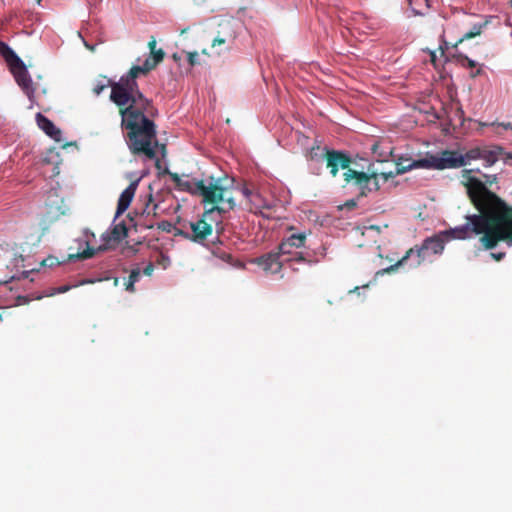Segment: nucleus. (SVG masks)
Returning a JSON list of instances; mask_svg holds the SVG:
<instances>
[{"label": "nucleus", "instance_id": "nucleus-7", "mask_svg": "<svg viewBox=\"0 0 512 512\" xmlns=\"http://www.w3.org/2000/svg\"><path fill=\"white\" fill-rule=\"evenodd\" d=\"M465 166L462 154L454 150L442 151L440 155H429L418 162L401 167L398 172L406 173L415 168H433L437 170H444L448 168H460Z\"/></svg>", "mask_w": 512, "mask_h": 512}, {"label": "nucleus", "instance_id": "nucleus-32", "mask_svg": "<svg viewBox=\"0 0 512 512\" xmlns=\"http://www.w3.org/2000/svg\"><path fill=\"white\" fill-rule=\"evenodd\" d=\"M148 47L150 49V52L151 51H154V50H157L156 49V39L154 37H151L149 43H148Z\"/></svg>", "mask_w": 512, "mask_h": 512}, {"label": "nucleus", "instance_id": "nucleus-5", "mask_svg": "<svg viewBox=\"0 0 512 512\" xmlns=\"http://www.w3.org/2000/svg\"><path fill=\"white\" fill-rule=\"evenodd\" d=\"M170 177L179 190L202 197V203L204 205H215L221 202H227L229 203L228 208L236 207L234 189L222 185L220 180L205 184L204 180L184 179L177 173H170Z\"/></svg>", "mask_w": 512, "mask_h": 512}, {"label": "nucleus", "instance_id": "nucleus-31", "mask_svg": "<svg viewBox=\"0 0 512 512\" xmlns=\"http://www.w3.org/2000/svg\"><path fill=\"white\" fill-rule=\"evenodd\" d=\"M491 257L496 261H500L505 257V253L504 252L491 253Z\"/></svg>", "mask_w": 512, "mask_h": 512}, {"label": "nucleus", "instance_id": "nucleus-9", "mask_svg": "<svg viewBox=\"0 0 512 512\" xmlns=\"http://www.w3.org/2000/svg\"><path fill=\"white\" fill-rule=\"evenodd\" d=\"M9 68L17 84L21 87L23 92L32 101L35 88L24 62L20 60L19 63H14L11 66H9Z\"/></svg>", "mask_w": 512, "mask_h": 512}, {"label": "nucleus", "instance_id": "nucleus-6", "mask_svg": "<svg viewBox=\"0 0 512 512\" xmlns=\"http://www.w3.org/2000/svg\"><path fill=\"white\" fill-rule=\"evenodd\" d=\"M228 207L229 203L227 202H221L220 204L212 205L210 209H207L203 212L202 216L197 221L189 223L191 233L179 231L178 234L195 243H203L213 233L212 223L208 221H214L213 214L215 212L219 214H225L235 209Z\"/></svg>", "mask_w": 512, "mask_h": 512}, {"label": "nucleus", "instance_id": "nucleus-27", "mask_svg": "<svg viewBox=\"0 0 512 512\" xmlns=\"http://www.w3.org/2000/svg\"><path fill=\"white\" fill-rule=\"evenodd\" d=\"M220 26H223L225 28L224 31H220L221 34H222V37H226V33H229L230 31H233L231 29V22L230 21H225L224 23H221Z\"/></svg>", "mask_w": 512, "mask_h": 512}, {"label": "nucleus", "instance_id": "nucleus-40", "mask_svg": "<svg viewBox=\"0 0 512 512\" xmlns=\"http://www.w3.org/2000/svg\"><path fill=\"white\" fill-rule=\"evenodd\" d=\"M173 59L177 61L180 59V57L175 53V54H173Z\"/></svg>", "mask_w": 512, "mask_h": 512}, {"label": "nucleus", "instance_id": "nucleus-36", "mask_svg": "<svg viewBox=\"0 0 512 512\" xmlns=\"http://www.w3.org/2000/svg\"><path fill=\"white\" fill-rule=\"evenodd\" d=\"M85 47L88 48L89 50L91 51H94L95 50V46L94 45H90L88 44L87 42H85Z\"/></svg>", "mask_w": 512, "mask_h": 512}, {"label": "nucleus", "instance_id": "nucleus-18", "mask_svg": "<svg viewBox=\"0 0 512 512\" xmlns=\"http://www.w3.org/2000/svg\"><path fill=\"white\" fill-rule=\"evenodd\" d=\"M140 279V270L139 268L133 269L129 275V277L125 280L124 285L125 289L128 292H135V283Z\"/></svg>", "mask_w": 512, "mask_h": 512}, {"label": "nucleus", "instance_id": "nucleus-28", "mask_svg": "<svg viewBox=\"0 0 512 512\" xmlns=\"http://www.w3.org/2000/svg\"><path fill=\"white\" fill-rule=\"evenodd\" d=\"M376 174H377V181H378V182H379V180H378L379 176H381V177L384 179V181H388L390 178H393V177L396 175V174H395V173H393V172H389V173H380V174L376 173Z\"/></svg>", "mask_w": 512, "mask_h": 512}, {"label": "nucleus", "instance_id": "nucleus-26", "mask_svg": "<svg viewBox=\"0 0 512 512\" xmlns=\"http://www.w3.org/2000/svg\"><path fill=\"white\" fill-rule=\"evenodd\" d=\"M187 57H188V63L190 66H195V65L200 64V61L198 59L199 58L198 52H196V51L187 52Z\"/></svg>", "mask_w": 512, "mask_h": 512}, {"label": "nucleus", "instance_id": "nucleus-34", "mask_svg": "<svg viewBox=\"0 0 512 512\" xmlns=\"http://www.w3.org/2000/svg\"><path fill=\"white\" fill-rule=\"evenodd\" d=\"M241 192L243 193V195H244L245 197H249V196H250V194H251V192L249 191V189H248V188H246V187H244V188L241 190Z\"/></svg>", "mask_w": 512, "mask_h": 512}, {"label": "nucleus", "instance_id": "nucleus-14", "mask_svg": "<svg viewBox=\"0 0 512 512\" xmlns=\"http://www.w3.org/2000/svg\"><path fill=\"white\" fill-rule=\"evenodd\" d=\"M128 235V228L124 221H121L115 224L110 233L103 235V240L106 244H110L111 242L119 243L121 240L126 238Z\"/></svg>", "mask_w": 512, "mask_h": 512}, {"label": "nucleus", "instance_id": "nucleus-12", "mask_svg": "<svg viewBox=\"0 0 512 512\" xmlns=\"http://www.w3.org/2000/svg\"><path fill=\"white\" fill-rule=\"evenodd\" d=\"M138 182H139L138 180L131 182L128 185V187L120 194V197L118 199L115 217H118L121 214H123L130 206V204L134 198V195H135V192H136V189L138 186Z\"/></svg>", "mask_w": 512, "mask_h": 512}, {"label": "nucleus", "instance_id": "nucleus-10", "mask_svg": "<svg viewBox=\"0 0 512 512\" xmlns=\"http://www.w3.org/2000/svg\"><path fill=\"white\" fill-rule=\"evenodd\" d=\"M294 247L288 246L285 249H281V243L278 246V250L280 257L287 256L283 261L285 262H306L308 264H315L319 260L315 257V253L309 250L306 251H293Z\"/></svg>", "mask_w": 512, "mask_h": 512}, {"label": "nucleus", "instance_id": "nucleus-38", "mask_svg": "<svg viewBox=\"0 0 512 512\" xmlns=\"http://www.w3.org/2000/svg\"><path fill=\"white\" fill-rule=\"evenodd\" d=\"M347 206H355V201L354 200L348 201Z\"/></svg>", "mask_w": 512, "mask_h": 512}, {"label": "nucleus", "instance_id": "nucleus-23", "mask_svg": "<svg viewBox=\"0 0 512 512\" xmlns=\"http://www.w3.org/2000/svg\"><path fill=\"white\" fill-rule=\"evenodd\" d=\"M213 255L224 262H227L231 265H235L234 259L230 253H227L219 248L213 250Z\"/></svg>", "mask_w": 512, "mask_h": 512}, {"label": "nucleus", "instance_id": "nucleus-44", "mask_svg": "<svg viewBox=\"0 0 512 512\" xmlns=\"http://www.w3.org/2000/svg\"><path fill=\"white\" fill-rule=\"evenodd\" d=\"M511 5H512V0H511Z\"/></svg>", "mask_w": 512, "mask_h": 512}, {"label": "nucleus", "instance_id": "nucleus-22", "mask_svg": "<svg viewBox=\"0 0 512 512\" xmlns=\"http://www.w3.org/2000/svg\"><path fill=\"white\" fill-rule=\"evenodd\" d=\"M465 161V166L472 160H478L481 157V147H474L468 150L465 154H462Z\"/></svg>", "mask_w": 512, "mask_h": 512}, {"label": "nucleus", "instance_id": "nucleus-39", "mask_svg": "<svg viewBox=\"0 0 512 512\" xmlns=\"http://www.w3.org/2000/svg\"><path fill=\"white\" fill-rule=\"evenodd\" d=\"M187 31H188V28H184V29H182V30H181L180 34H181V35H183V34H185Z\"/></svg>", "mask_w": 512, "mask_h": 512}, {"label": "nucleus", "instance_id": "nucleus-43", "mask_svg": "<svg viewBox=\"0 0 512 512\" xmlns=\"http://www.w3.org/2000/svg\"><path fill=\"white\" fill-rule=\"evenodd\" d=\"M370 228H371V229H376L377 231H379V228H378V227H376V226H371Z\"/></svg>", "mask_w": 512, "mask_h": 512}, {"label": "nucleus", "instance_id": "nucleus-15", "mask_svg": "<svg viewBox=\"0 0 512 512\" xmlns=\"http://www.w3.org/2000/svg\"><path fill=\"white\" fill-rule=\"evenodd\" d=\"M501 152V148L496 147L494 149H491L489 147H481V157L480 159L485 162V167H490L494 165L498 159Z\"/></svg>", "mask_w": 512, "mask_h": 512}, {"label": "nucleus", "instance_id": "nucleus-42", "mask_svg": "<svg viewBox=\"0 0 512 512\" xmlns=\"http://www.w3.org/2000/svg\"><path fill=\"white\" fill-rule=\"evenodd\" d=\"M202 54H204V55H208L207 50H206V49H203V50H202Z\"/></svg>", "mask_w": 512, "mask_h": 512}, {"label": "nucleus", "instance_id": "nucleus-33", "mask_svg": "<svg viewBox=\"0 0 512 512\" xmlns=\"http://www.w3.org/2000/svg\"><path fill=\"white\" fill-rule=\"evenodd\" d=\"M171 226V224L167 221H163L162 223H160L158 225V228L162 229V230H165V231H169V227Z\"/></svg>", "mask_w": 512, "mask_h": 512}, {"label": "nucleus", "instance_id": "nucleus-24", "mask_svg": "<svg viewBox=\"0 0 512 512\" xmlns=\"http://www.w3.org/2000/svg\"><path fill=\"white\" fill-rule=\"evenodd\" d=\"M419 160H413L412 158L410 157H405V156H399L396 160V171H395V174H401L400 172H398V170L401 168V167H405L409 164H412V163H415V162H418Z\"/></svg>", "mask_w": 512, "mask_h": 512}, {"label": "nucleus", "instance_id": "nucleus-41", "mask_svg": "<svg viewBox=\"0 0 512 512\" xmlns=\"http://www.w3.org/2000/svg\"><path fill=\"white\" fill-rule=\"evenodd\" d=\"M67 290H68V287H62V288L60 289V292H66Z\"/></svg>", "mask_w": 512, "mask_h": 512}, {"label": "nucleus", "instance_id": "nucleus-2", "mask_svg": "<svg viewBox=\"0 0 512 512\" xmlns=\"http://www.w3.org/2000/svg\"><path fill=\"white\" fill-rule=\"evenodd\" d=\"M125 78V74L120 77L118 81L107 79L103 76V79L97 81L92 91L96 96H99L107 87L111 88L110 100L118 107L119 114L121 116V127L127 131V144L134 155L143 154L149 159L156 157V151L152 146V143L156 140V125L153 118L149 114L147 106L145 104H136L132 99L136 100V94L134 92L127 91V101L122 98L119 101L114 97V87Z\"/></svg>", "mask_w": 512, "mask_h": 512}, {"label": "nucleus", "instance_id": "nucleus-11", "mask_svg": "<svg viewBox=\"0 0 512 512\" xmlns=\"http://www.w3.org/2000/svg\"><path fill=\"white\" fill-rule=\"evenodd\" d=\"M284 262L285 261L281 260L279 253L276 251L266 253L254 260L255 264L260 266L264 271L272 274L279 273Z\"/></svg>", "mask_w": 512, "mask_h": 512}, {"label": "nucleus", "instance_id": "nucleus-16", "mask_svg": "<svg viewBox=\"0 0 512 512\" xmlns=\"http://www.w3.org/2000/svg\"><path fill=\"white\" fill-rule=\"evenodd\" d=\"M306 241V233H293L289 237L281 241V249H285L288 246L296 249L304 247Z\"/></svg>", "mask_w": 512, "mask_h": 512}, {"label": "nucleus", "instance_id": "nucleus-35", "mask_svg": "<svg viewBox=\"0 0 512 512\" xmlns=\"http://www.w3.org/2000/svg\"><path fill=\"white\" fill-rule=\"evenodd\" d=\"M431 62L435 64L436 62V53L434 51L430 52Z\"/></svg>", "mask_w": 512, "mask_h": 512}, {"label": "nucleus", "instance_id": "nucleus-37", "mask_svg": "<svg viewBox=\"0 0 512 512\" xmlns=\"http://www.w3.org/2000/svg\"><path fill=\"white\" fill-rule=\"evenodd\" d=\"M467 60H468V65H469L470 67H474V66H475V62H474L473 60H470V59H468V58H467Z\"/></svg>", "mask_w": 512, "mask_h": 512}, {"label": "nucleus", "instance_id": "nucleus-21", "mask_svg": "<svg viewBox=\"0 0 512 512\" xmlns=\"http://www.w3.org/2000/svg\"><path fill=\"white\" fill-rule=\"evenodd\" d=\"M485 26V24H475L472 29L468 32H466L457 43H462L465 40L472 39L476 36H479L482 32V28Z\"/></svg>", "mask_w": 512, "mask_h": 512}, {"label": "nucleus", "instance_id": "nucleus-8", "mask_svg": "<svg viewBox=\"0 0 512 512\" xmlns=\"http://www.w3.org/2000/svg\"><path fill=\"white\" fill-rule=\"evenodd\" d=\"M9 68L17 84L21 87L23 92L32 101L35 88L24 62L20 60L19 63H14L11 66H9Z\"/></svg>", "mask_w": 512, "mask_h": 512}, {"label": "nucleus", "instance_id": "nucleus-19", "mask_svg": "<svg viewBox=\"0 0 512 512\" xmlns=\"http://www.w3.org/2000/svg\"><path fill=\"white\" fill-rule=\"evenodd\" d=\"M234 31L226 33V37H222L221 32H218L217 36L212 41V47L220 46L228 42H232L235 39Z\"/></svg>", "mask_w": 512, "mask_h": 512}, {"label": "nucleus", "instance_id": "nucleus-1", "mask_svg": "<svg viewBox=\"0 0 512 512\" xmlns=\"http://www.w3.org/2000/svg\"><path fill=\"white\" fill-rule=\"evenodd\" d=\"M465 185L466 193L478 213L467 215L464 225L426 238L421 246L410 248L395 264L378 271L377 275L395 272L413 255L416 256L413 267H418L426 259L428 251L435 255L442 254L445 242L449 240H468L474 235H481L479 242L486 250L494 249L500 242L512 246V209L486 191L478 180L469 178Z\"/></svg>", "mask_w": 512, "mask_h": 512}, {"label": "nucleus", "instance_id": "nucleus-29", "mask_svg": "<svg viewBox=\"0 0 512 512\" xmlns=\"http://www.w3.org/2000/svg\"><path fill=\"white\" fill-rule=\"evenodd\" d=\"M154 271V265L153 263H149L143 270V274L146 276H151Z\"/></svg>", "mask_w": 512, "mask_h": 512}, {"label": "nucleus", "instance_id": "nucleus-30", "mask_svg": "<svg viewBox=\"0 0 512 512\" xmlns=\"http://www.w3.org/2000/svg\"><path fill=\"white\" fill-rule=\"evenodd\" d=\"M320 150V146H313L310 151V159L314 160L318 156V151Z\"/></svg>", "mask_w": 512, "mask_h": 512}, {"label": "nucleus", "instance_id": "nucleus-4", "mask_svg": "<svg viewBox=\"0 0 512 512\" xmlns=\"http://www.w3.org/2000/svg\"><path fill=\"white\" fill-rule=\"evenodd\" d=\"M323 158L332 177L338 175L339 169L345 170L343 173L344 181L353 183L360 190L359 196L366 197L372 191H378L380 184L377 181L376 172L365 173L350 168L352 160L350 156L339 150L324 149Z\"/></svg>", "mask_w": 512, "mask_h": 512}, {"label": "nucleus", "instance_id": "nucleus-25", "mask_svg": "<svg viewBox=\"0 0 512 512\" xmlns=\"http://www.w3.org/2000/svg\"><path fill=\"white\" fill-rule=\"evenodd\" d=\"M95 254V249L88 247L84 251L77 253L76 255H70L69 258H78V259H88L91 258Z\"/></svg>", "mask_w": 512, "mask_h": 512}, {"label": "nucleus", "instance_id": "nucleus-20", "mask_svg": "<svg viewBox=\"0 0 512 512\" xmlns=\"http://www.w3.org/2000/svg\"><path fill=\"white\" fill-rule=\"evenodd\" d=\"M485 26V24H475L472 29L468 32H466L457 43H462L465 40L472 39L476 36H479L482 32V28Z\"/></svg>", "mask_w": 512, "mask_h": 512}, {"label": "nucleus", "instance_id": "nucleus-13", "mask_svg": "<svg viewBox=\"0 0 512 512\" xmlns=\"http://www.w3.org/2000/svg\"><path fill=\"white\" fill-rule=\"evenodd\" d=\"M36 121L39 128L43 130L49 137H51L55 141H60L61 131L60 129L56 128V126L51 120H49L41 113H38L36 115Z\"/></svg>", "mask_w": 512, "mask_h": 512}, {"label": "nucleus", "instance_id": "nucleus-17", "mask_svg": "<svg viewBox=\"0 0 512 512\" xmlns=\"http://www.w3.org/2000/svg\"><path fill=\"white\" fill-rule=\"evenodd\" d=\"M0 55L5 59L8 66H11L14 63H19L20 58L17 54L9 47L8 44L0 41Z\"/></svg>", "mask_w": 512, "mask_h": 512}, {"label": "nucleus", "instance_id": "nucleus-3", "mask_svg": "<svg viewBox=\"0 0 512 512\" xmlns=\"http://www.w3.org/2000/svg\"><path fill=\"white\" fill-rule=\"evenodd\" d=\"M165 52L163 49H158L150 52L149 57L145 59L142 65H134L125 74V78L114 87V97L119 101L122 98L127 101V91L134 92L137 99L133 100L136 104H145L147 106L149 114L152 118L158 115V110L154 106L153 101L148 99L139 89L137 79L141 76H147L150 71L156 68V66L163 61Z\"/></svg>", "mask_w": 512, "mask_h": 512}]
</instances>
